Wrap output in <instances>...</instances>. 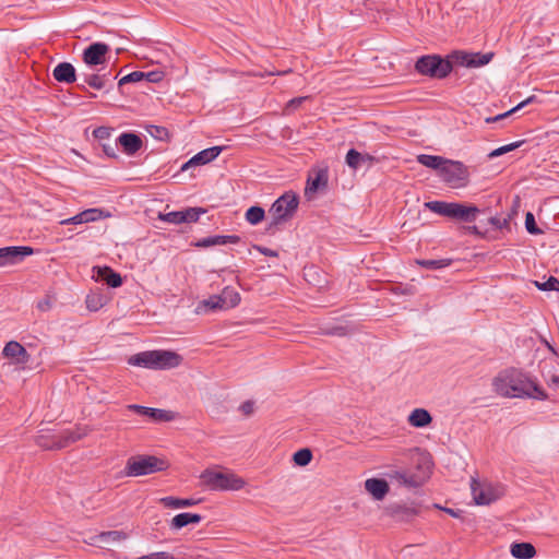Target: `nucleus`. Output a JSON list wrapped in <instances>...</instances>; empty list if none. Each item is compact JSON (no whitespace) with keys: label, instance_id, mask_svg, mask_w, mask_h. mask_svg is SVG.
<instances>
[{"label":"nucleus","instance_id":"nucleus-19","mask_svg":"<svg viewBox=\"0 0 559 559\" xmlns=\"http://www.w3.org/2000/svg\"><path fill=\"white\" fill-rule=\"evenodd\" d=\"M117 143H119L123 152L128 155H133L138 151L141 150L143 142L141 138L134 133H121L117 140Z\"/></svg>","mask_w":559,"mask_h":559},{"label":"nucleus","instance_id":"nucleus-11","mask_svg":"<svg viewBox=\"0 0 559 559\" xmlns=\"http://www.w3.org/2000/svg\"><path fill=\"white\" fill-rule=\"evenodd\" d=\"M240 300V294L235 288L227 286L219 295H212L204 299L199 308L204 307L211 311L228 310L237 307Z\"/></svg>","mask_w":559,"mask_h":559},{"label":"nucleus","instance_id":"nucleus-55","mask_svg":"<svg viewBox=\"0 0 559 559\" xmlns=\"http://www.w3.org/2000/svg\"><path fill=\"white\" fill-rule=\"evenodd\" d=\"M104 152L107 156L115 157L116 156V146H111L109 144L104 145Z\"/></svg>","mask_w":559,"mask_h":559},{"label":"nucleus","instance_id":"nucleus-43","mask_svg":"<svg viewBox=\"0 0 559 559\" xmlns=\"http://www.w3.org/2000/svg\"><path fill=\"white\" fill-rule=\"evenodd\" d=\"M525 227L526 230L532 235H538L542 233L540 229L537 228L534 215L531 212L526 213L525 215Z\"/></svg>","mask_w":559,"mask_h":559},{"label":"nucleus","instance_id":"nucleus-8","mask_svg":"<svg viewBox=\"0 0 559 559\" xmlns=\"http://www.w3.org/2000/svg\"><path fill=\"white\" fill-rule=\"evenodd\" d=\"M473 500L478 506H488L506 495V487L500 483L472 480Z\"/></svg>","mask_w":559,"mask_h":559},{"label":"nucleus","instance_id":"nucleus-18","mask_svg":"<svg viewBox=\"0 0 559 559\" xmlns=\"http://www.w3.org/2000/svg\"><path fill=\"white\" fill-rule=\"evenodd\" d=\"M365 489L374 500H383L389 492V484L381 478H368L365 481Z\"/></svg>","mask_w":559,"mask_h":559},{"label":"nucleus","instance_id":"nucleus-37","mask_svg":"<svg viewBox=\"0 0 559 559\" xmlns=\"http://www.w3.org/2000/svg\"><path fill=\"white\" fill-rule=\"evenodd\" d=\"M205 213V210L202 207H188L182 210L183 223H194L198 222L200 216Z\"/></svg>","mask_w":559,"mask_h":559},{"label":"nucleus","instance_id":"nucleus-9","mask_svg":"<svg viewBox=\"0 0 559 559\" xmlns=\"http://www.w3.org/2000/svg\"><path fill=\"white\" fill-rule=\"evenodd\" d=\"M415 69L423 75L443 79L452 70V66L448 60L436 55L423 56L416 61Z\"/></svg>","mask_w":559,"mask_h":559},{"label":"nucleus","instance_id":"nucleus-41","mask_svg":"<svg viewBox=\"0 0 559 559\" xmlns=\"http://www.w3.org/2000/svg\"><path fill=\"white\" fill-rule=\"evenodd\" d=\"M224 245V236H211L205 237L201 240H199L195 246L198 247H212V246H223Z\"/></svg>","mask_w":559,"mask_h":559},{"label":"nucleus","instance_id":"nucleus-13","mask_svg":"<svg viewBox=\"0 0 559 559\" xmlns=\"http://www.w3.org/2000/svg\"><path fill=\"white\" fill-rule=\"evenodd\" d=\"M33 252V248L25 246L0 248V267L16 264Z\"/></svg>","mask_w":559,"mask_h":559},{"label":"nucleus","instance_id":"nucleus-21","mask_svg":"<svg viewBox=\"0 0 559 559\" xmlns=\"http://www.w3.org/2000/svg\"><path fill=\"white\" fill-rule=\"evenodd\" d=\"M492 58V53H461L459 59L462 66L468 68H478L483 67L490 62Z\"/></svg>","mask_w":559,"mask_h":559},{"label":"nucleus","instance_id":"nucleus-15","mask_svg":"<svg viewBox=\"0 0 559 559\" xmlns=\"http://www.w3.org/2000/svg\"><path fill=\"white\" fill-rule=\"evenodd\" d=\"M109 47L104 43H94L83 52V60L87 66H98L104 63L105 56Z\"/></svg>","mask_w":559,"mask_h":559},{"label":"nucleus","instance_id":"nucleus-42","mask_svg":"<svg viewBox=\"0 0 559 559\" xmlns=\"http://www.w3.org/2000/svg\"><path fill=\"white\" fill-rule=\"evenodd\" d=\"M536 287L539 290H559V280L550 276L546 282H535Z\"/></svg>","mask_w":559,"mask_h":559},{"label":"nucleus","instance_id":"nucleus-49","mask_svg":"<svg viewBox=\"0 0 559 559\" xmlns=\"http://www.w3.org/2000/svg\"><path fill=\"white\" fill-rule=\"evenodd\" d=\"M253 407H254L253 403L250 401H247L240 405V412L243 415L249 416L253 413Z\"/></svg>","mask_w":559,"mask_h":559},{"label":"nucleus","instance_id":"nucleus-23","mask_svg":"<svg viewBox=\"0 0 559 559\" xmlns=\"http://www.w3.org/2000/svg\"><path fill=\"white\" fill-rule=\"evenodd\" d=\"M373 160L374 157L370 154H361L354 148L349 150L346 154V164L353 169H358L366 164H372Z\"/></svg>","mask_w":559,"mask_h":559},{"label":"nucleus","instance_id":"nucleus-3","mask_svg":"<svg viewBox=\"0 0 559 559\" xmlns=\"http://www.w3.org/2000/svg\"><path fill=\"white\" fill-rule=\"evenodd\" d=\"M128 362L132 366L153 370H168L177 368L182 362V357L173 350L155 349L145 350L132 355Z\"/></svg>","mask_w":559,"mask_h":559},{"label":"nucleus","instance_id":"nucleus-7","mask_svg":"<svg viewBox=\"0 0 559 559\" xmlns=\"http://www.w3.org/2000/svg\"><path fill=\"white\" fill-rule=\"evenodd\" d=\"M165 468V462L156 456L138 455L128 459L124 467V475L128 477H138L160 472Z\"/></svg>","mask_w":559,"mask_h":559},{"label":"nucleus","instance_id":"nucleus-10","mask_svg":"<svg viewBox=\"0 0 559 559\" xmlns=\"http://www.w3.org/2000/svg\"><path fill=\"white\" fill-rule=\"evenodd\" d=\"M438 175L451 188L465 187L468 181L467 167L457 160L445 159Z\"/></svg>","mask_w":559,"mask_h":559},{"label":"nucleus","instance_id":"nucleus-20","mask_svg":"<svg viewBox=\"0 0 559 559\" xmlns=\"http://www.w3.org/2000/svg\"><path fill=\"white\" fill-rule=\"evenodd\" d=\"M53 79L61 83H73L76 80L75 68L69 62L57 64L52 71Z\"/></svg>","mask_w":559,"mask_h":559},{"label":"nucleus","instance_id":"nucleus-26","mask_svg":"<svg viewBox=\"0 0 559 559\" xmlns=\"http://www.w3.org/2000/svg\"><path fill=\"white\" fill-rule=\"evenodd\" d=\"M201 520H202V516L197 513H188V512L179 513L173 518L170 527L173 530H180V528L187 526L188 524H198L201 522Z\"/></svg>","mask_w":559,"mask_h":559},{"label":"nucleus","instance_id":"nucleus-5","mask_svg":"<svg viewBox=\"0 0 559 559\" xmlns=\"http://www.w3.org/2000/svg\"><path fill=\"white\" fill-rule=\"evenodd\" d=\"M202 484L210 490L237 491L246 486V480L231 471L221 472L207 468L200 475Z\"/></svg>","mask_w":559,"mask_h":559},{"label":"nucleus","instance_id":"nucleus-52","mask_svg":"<svg viewBox=\"0 0 559 559\" xmlns=\"http://www.w3.org/2000/svg\"><path fill=\"white\" fill-rule=\"evenodd\" d=\"M547 383L550 388L559 389V373L552 374L549 380H547Z\"/></svg>","mask_w":559,"mask_h":559},{"label":"nucleus","instance_id":"nucleus-27","mask_svg":"<svg viewBox=\"0 0 559 559\" xmlns=\"http://www.w3.org/2000/svg\"><path fill=\"white\" fill-rule=\"evenodd\" d=\"M510 552L516 559H532L536 555V549L530 543H514Z\"/></svg>","mask_w":559,"mask_h":559},{"label":"nucleus","instance_id":"nucleus-30","mask_svg":"<svg viewBox=\"0 0 559 559\" xmlns=\"http://www.w3.org/2000/svg\"><path fill=\"white\" fill-rule=\"evenodd\" d=\"M105 297L98 293H91L86 296L85 305L90 311L96 312L105 306Z\"/></svg>","mask_w":559,"mask_h":559},{"label":"nucleus","instance_id":"nucleus-6","mask_svg":"<svg viewBox=\"0 0 559 559\" xmlns=\"http://www.w3.org/2000/svg\"><path fill=\"white\" fill-rule=\"evenodd\" d=\"M299 199L296 193L288 191L281 195L269 210L271 226L289 221L296 213Z\"/></svg>","mask_w":559,"mask_h":559},{"label":"nucleus","instance_id":"nucleus-17","mask_svg":"<svg viewBox=\"0 0 559 559\" xmlns=\"http://www.w3.org/2000/svg\"><path fill=\"white\" fill-rule=\"evenodd\" d=\"M2 354L7 358L14 359L16 364H25L29 358L27 350L19 342L15 341L7 343Z\"/></svg>","mask_w":559,"mask_h":559},{"label":"nucleus","instance_id":"nucleus-1","mask_svg":"<svg viewBox=\"0 0 559 559\" xmlns=\"http://www.w3.org/2000/svg\"><path fill=\"white\" fill-rule=\"evenodd\" d=\"M493 391L509 399H536L546 400L547 394L524 372L516 369H508L499 372L492 380Z\"/></svg>","mask_w":559,"mask_h":559},{"label":"nucleus","instance_id":"nucleus-53","mask_svg":"<svg viewBox=\"0 0 559 559\" xmlns=\"http://www.w3.org/2000/svg\"><path fill=\"white\" fill-rule=\"evenodd\" d=\"M240 241V237L237 235H228L224 236V245L227 243H238Z\"/></svg>","mask_w":559,"mask_h":559},{"label":"nucleus","instance_id":"nucleus-44","mask_svg":"<svg viewBox=\"0 0 559 559\" xmlns=\"http://www.w3.org/2000/svg\"><path fill=\"white\" fill-rule=\"evenodd\" d=\"M144 73L140 71H133L120 79L119 85H124L131 82H140L144 78Z\"/></svg>","mask_w":559,"mask_h":559},{"label":"nucleus","instance_id":"nucleus-56","mask_svg":"<svg viewBox=\"0 0 559 559\" xmlns=\"http://www.w3.org/2000/svg\"><path fill=\"white\" fill-rule=\"evenodd\" d=\"M152 128H154V129H155L156 133H153V132L151 131V134H152V135H154V136H157V138H159V139H162V138H163V135H165V134L167 133V131H166V129H165V128L155 127V126H153Z\"/></svg>","mask_w":559,"mask_h":559},{"label":"nucleus","instance_id":"nucleus-33","mask_svg":"<svg viewBox=\"0 0 559 559\" xmlns=\"http://www.w3.org/2000/svg\"><path fill=\"white\" fill-rule=\"evenodd\" d=\"M107 74H84V83L96 90H102L105 86Z\"/></svg>","mask_w":559,"mask_h":559},{"label":"nucleus","instance_id":"nucleus-57","mask_svg":"<svg viewBox=\"0 0 559 559\" xmlns=\"http://www.w3.org/2000/svg\"><path fill=\"white\" fill-rule=\"evenodd\" d=\"M396 289H401V293H402V294H409V295L414 294V292H413V288H412V287H404V288L396 287Z\"/></svg>","mask_w":559,"mask_h":559},{"label":"nucleus","instance_id":"nucleus-36","mask_svg":"<svg viewBox=\"0 0 559 559\" xmlns=\"http://www.w3.org/2000/svg\"><path fill=\"white\" fill-rule=\"evenodd\" d=\"M312 460V452L305 448L300 449L293 455V461L298 466H306L308 465Z\"/></svg>","mask_w":559,"mask_h":559},{"label":"nucleus","instance_id":"nucleus-28","mask_svg":"<svg viewBox=\"0 0 559 559\" xmlns=\"http://www.w3.org/2000/svg\"><path fill=\"white\" fill-rule=\"evenodd\" d=\"M417 160L425 167L435 169L439 173L443 163L445 162V158L436 155L421 154L418 155Z\"/></svg>","mask_w":559,"mask_h":559},{"label":"nucleus","instance_id":"nucleus-24","mask_svg":"<svg viewBox=\"0 0 559 559\" xmlns=\"http://www.w3.org/2000/svg\"><path fill=\"white\" fill-rule=\"evenodd\" d=\"M122 538H124V535L121 532L108 531L91 537V544L99 547H106L112 543L121 540Z\"/></svg>","mask_w":559,"mask_h":559},{"label":"nucleus","instance_id":"nucleus-32","mask_svg":"<svg viewBox=\"0 0 559 559\" xmlns=\"http://www.w3.org/2000/svg\"><path fill=\"white\" fill-rule=\"evenodd\" d=\"M265 212L260 206H251L246 212V219L251 225H258L263 221Z\"/></svg>","mask_w":559,"mask_h":559},{"label":"nucleus","instance_id":"nucleus-4","mask_svg":"<svg viewBox=\"0 0 559 559\" xmlns=\"http://www.w3.org/2000/svg\"><path fill=\"white\" fill-rule=\"evenodd\" d=\"M425 207L438 215L464 223L475 222L480 212L476 205L459 202L429 201L425 203Z\"/></svg>","mask_w":559,"mask_h":559},{"label":"nucleus","instance_id":"nucleus-46","mask_svg":"<svg viewBox=\"0 0 559 559\" xmlns=\"http://www.w3.org/2000/svg\"><path fill=\"white\" fill-rule=\"evenodd\" d=\"M53 306V299L50 296H46L44 299L37 302V309L46 312L49 311Z\"/></svg>","mask_w":559,"mask_h":559},{"label":"nucleus","instance_id":"nucleus-34","mask_svg":"<svg viewBox=\"0 0 559 559\" xmlns=\"http://www.w3.org/2000/svg\"><path fill=\"white\" fill-rule=\"evenodd\" d=\"M534 99V97H528L527 99L521 102L520 104H518L515 107H513L512 109L503 112V114H500V115H497L495 117H488L485 119V122L486 123H493V122H497L508 116H510L511 114L518 111L519 109L523 108L524 106H526L527 104H530L532 100Z\"/></svg>","mask_w":559,"mask_h":559},{"label":"nucleus","instance_id":"nucleus-29","mask_svg":"<svg viewBox=\"0 0 559 559\" xmlns=\"http://www.w3.org/2000/svg\"><path fill=\"white\" fill-rule=\"evenodd\" d=\"M160 502L168 508L179 509L195 506L199 500L194 499H180L175 497H165L160 499Z\"/></svg>","mask_w":559,"mask_h":559},{"label":"nucleus","instance_id":"nucleus-31","mask_svg":"<svg viewBox=\"0 0 559 559\" xmlns=\"http://www.w3.org/2000/svg\"><path fill=\"white\" fill-rule=\"evenodd\" d=\"M328 176L325 171H319L314 178L308 180L306 192H316L326 185Z\"/></svg>","mask_w":559,"mask_h":559},{"label":"nucleus","instance_id":"nucleus-25","mask_svg":"<svg viewBox=\"0 0 559 559\" xmlns=\"http://www.w3.org/2000/svg\"><path fill=\"white\" fill-rule=\"evenodd\" d=\"M94 270L96 271L97 277L105 281L108 286H110L112 288L121 286L122 278H121L120 274L114 272L110 267L97 266V267H94Z\"/></svg>","mask_w":559,"mask_h":559},{"label":"nucleus","instance_id":"nucleus-51","mask_svg":"<svg viewBox=\"0 0 559 559\" xmlns=\"http://www.w3.org/2000/svg\"><path fill=\"white\" fill-rule=\"evenodd\" d=\"M94 135L97 139H104L109 135V131L107 128L104 127L97 128L96 130H94Z\"/></svg>","mask_w":559,"mask_h":559},{"label":"nucleus","instance_id":"nucleus-38","mask_svg":"<svg viewBox=\"0 0 559 559\" xmlns=\"http://www.w3.org/2000/svg\"><path fill=\"white\" fill-rule=\"evenodd\" d=\"M524 143V141H516V142H513V143H510V144H507V145H503V146H500L493 151H491L489 154H488V157L490 159L492 158H496V157H499L503 154H507L511 151H514L515 148H519L522 144Z\"/></svg>","mask_w":559,"mask_h":559},{"label":"nucleus","instance_id":"nucleus-14","mask_svg":"<svg viewBox=\"0 0 559 559\" xmlns=\"http://www.w3.org/2000/svg\"><path fill=\"white\" fill-rule=\"evenodd\" d=\"M127 408L131 412H134L141 416H145L152 421L155 423H167L171 421L176 418V414L171 411L146 407L138 404H130Z\"/></svg>","mask_w":559,"mask_h":559},{"label":"nucleus","instance_id":"nucleus-54","mask_svg":"<svg viewBox=\"0 0 559 559\" xmlns=\"http://www.w3.org/2000/svg\"><path fill=\"white\" fill-rule=\"evenodd\" d=\"M306 99V97H297V98H294L292 100L288 102L287 104V108H296L297 106H299L304 100Z\"/></svg>","mask_w":559,"mask_h":559},{"label":"nucleus","instance_id":"nucleus-35","mask_svg":"<svg viewBox=\"0 0 559 559\" xmlns=\"http://www.w3.org/2000/svg\"><path fill=\"white\" fill-rule=\"evenodd\" d=\"M417 264L425 269L429 270H438L447 267L451 264V260L449 259H440V260H417Z\"/></svg>","mask_w":559,"mask_h":559},{"label":"nucleus","instance_id":"nucleus-2","mask_svg":"<svg viewBox=\"0 0 559 559\" xmlns=\"http://www.w3.org/2000/svg\"><path fill=\"white\" fill-rule=\"evenodd\" d=\"M415 463L416 472L391 468L385 475L400 486L407 488L420 487L429 478L433 463L430 454L419 449H416Z\"/></svg>","mask_w":559,"mask_h":559},{"label":"nucleus","instance_id":"nucleus-45","mask_svg":"<svg viewBox=\"0 0 559 559\" xmlns=\"http://www.w3.org/2000/svg\"><path fill=\"white\" fill-rule=\"evenodd\" d=\"M489 223L497 229H503L509 226V219L506 217L493 216L489 218Z\"/></svg>","mask_w":559,"mask_h":559},{"label":"nucleus","instance_id":"nucleus-39","mask_svg":"<svg viewBox=\"0 0 559 559\" xmlns=\"http://www.w3.org/2000/svg\"><path fill=\"white\" fill-rule=\"evenodd\" d=\"M158 218L160 221L175 225L183 223L182 211H174L165 214H159Z\"/></svg>","mask_w":559,"mask_h":559},{"label":"nucleus","instance_id":"nucleus-22","mask_svg":"<svg viewBox=\"0 0 559 559\" xmlns=\"http://www.w3.org/2000/svg\"><path fill=\"white\" fill-rule=\"evenodd\" d=\"M408 424L414 428H425L432 421L430 413L425 408H415L407 417Z\"/></svg>","mask_w":559,"mask_h":559},{"label":"nucleus","instance_id":"nucleus-12","mask_svg":"<svg viewBox=\"0 0 559 559\" xmlns=\"http://www.w3.org/2000/svg\"><path fill=\"white\" fill-rule=\"evenodd\" d=\"M86 435L85 431L78 429L75 431H63L59 436H45L40 435L36 438V443L40 448L53 450V449H63L71 443L82 439Z\"/></svg>","mask_w":559,"mask_h":559},{"label":"nucleus","instance_id":"nucleus-48","mask_svg":"<svg viewBox=\"0 0 559 559\" xmlns=\"http://www.w3.org/2000/svg\"><path fill=\"white\" fill-rule=\"evenodd\" d=\"M82 217V213H79L70 218H66V219H62L60 222L61 225H69V224H74V225H79V224H84V221Z\"/></svg>","mask_w":559,"mask_h":559},{"label":"nucleus","instance_id":"nucleus-58","mask_svg":"<svg viewBox=\"0 0 559 559\" xmlns=\"http://www.w3.org/2000/svg\"><path fill=\"white\" fill-rule=\"evenodd\" d=\"M467 231L469 234H474V235H478L479 234L478 228L476 226H468L467 227Z\"/></svg>","mask_w":559,"mask_h":559},{"label":"nucleus","instance_id":"nucleus-47","mask_svg":"<svg viewBox=\"0 0 559 559\" xmlns=\"http://www.w3.org/2000/svg\"><path fill=\"white\" fill-rule=\"evenodd\" d=\"M138 559H174L173 555L169 552L160 551V552H153L146 556H142Z\"/></svg>","mask_w":559,"mask_h":559},{"label":"nucleus","instance_id":"nucleus-40","mask_svg":"<svg viewBox=\"0 0 559 559\" xmlns=\"http://www.w3.org/2000/svg\"><path fill=\"white\" fill-rule=\"evenodd\" d=\"M82 213V217L85 223H92L100 219L103 217V211L99 209H87L84 210Z\"/></svg>","mask_w":559,"mask_h":559},{"label":"nucleus","instance_id":"nucleus-50","mask_svg":"<svg viewBox=\"0 0 559 559\" xmlns=\"http://www.w3.org/2000/svg\"><path fill=\"white\" fill-rule=\"evenodd\" d=\"M260 253L266 255V257H277V253L270 249V248H266V247H261V246H255L254 247Z\"/></svg>","mask_w":559,"mask_h":559},{"label":"nucleus","instance_id":"nucleus-16","mask_svg":"<svg viewBox=\"0 0 559 559\" xmlns=\"http://www.w3.org/2000/svg\"><path fill=\"white\" fill-rule=\"evenodd\" d=\"M222 152L221 146H213L205 148L198 154H195L192 158H190L187 163H185L181 167V170H187L191 166L194 165H205L212 160H214Z\"/></svg>","mask_w":559,"mask_h":559}]
</instances>
